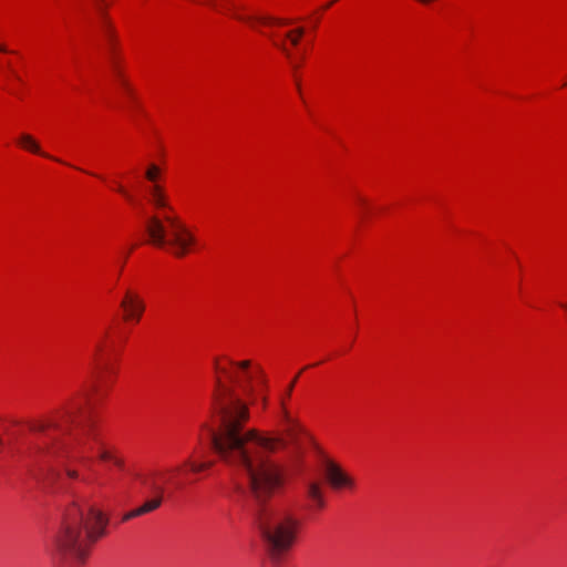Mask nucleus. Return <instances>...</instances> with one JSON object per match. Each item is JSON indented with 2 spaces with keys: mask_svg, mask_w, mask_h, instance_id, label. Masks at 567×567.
<instances>
[{
  "mask_svg": "<svg viewBox=\"0 0 567 567\" xmlns=\"http://www.w3.org/2000/svg\"><path fill=\"white\" fill-rule=\"evenodd\" d=\"M307 496L318 508L324 506L321 486L318 483L312 482L307 485Z\"/></svg>",
  "mask_w": 567,
  "mask_h": 567,
  "instance_id": "ddd939ff",
  "label": "nucleus"
},
{
  "mask_svg": "<svg viewBox=\"0 0 567 567\" xmlns=\"http://www.w3.org/2000/svg\"><path fill=\"white\" fill-rule=\"evenodd\" d=\"M292 68L296 70L297 68H299V63H292Z\"/></svg>",
  "mask_w": 567,
  "mask_h": 567,
  "instance_id": "c756f323",
  "label": "nucleus"
},
{
  "mask_svg": "<svg viewBox=\"0 0 567 567\" xmlns=\"http://www.w3.org/2000/svg\"><path fill=\"white\" fill-rule=\"evenodd\" d=\"M0 52H8V50L4 45H0Z\"/></svg>",
  "mask_w": 567,
  "mask_h": 567,
  "instance_id": "c85d7f7f",
  "label": "nucleus"
},
{
  "mask_svg": "<svg viewBox=\"0 0 567 567\" xmlns=\"http://www.w3.org/2000/svg\"><path fill=\"white\" fill-rule=\"evenodd\" d=\"M214 370L217 372L213 393L217 427L206 426L212 447L219 455L215 441L223 439L224 430L227 427H234L239 435L255 431L259 436L275 441L271 449L261 444L257 445L254 449L255 454H257L264 463L274 464L284 478L281 467L271 461L266 453H272L278 446H286L288 443L297 445L305 432L303 427L297 419L291 416L286 406V401L281 400V425L287 440L280 436L264 435L256 429H245L244 424L249 420V409L240 399L236 389L247 396H254L256 394L255 384L258 385L264 382L262 369L259 365H254L250 360L235 361L226 358L225 363H223L216 358L214 360Z\"/></svg>",
  "mask_w": 567,
  "mask_h": 567,
  "instance_id": "f03ea898",
  "label": "nucleus"
},
{
  "mask_svg": "<svg viewBox=\"0 0 567 567\" xmlns=\"http://www.w3.org/2000/svg\"><path fill=\"white\" fill-rule=\"evenodd\" d=\"M94 2H95L96 11H100V8L106 9V7H107L106 0H94Z\"/></svg>",
  "mask_w": 567,
  "mask_h": 567,
  "instance_id": "412c9836",
  "label": "nucleus"
},
{
  "mask_svg": "<svg viewBox=\"0 0 567 567\" xmlns=\"http://www.w3.org/2000/svg\"><path fill=\"white\" fill-rule=\"evenodd\" d=\"M297 378H298V375L295 378V380L290 383V385H289V386H288V389H287V392H286V398H287V399H289V398H290V395H291V392H292V389H293L295 383H296V381H297Z\"/></svg>",
  "mask_w": 567,
  "mask_h": 567,
  "instance_id": "5701e85b",
  "label": "nucleus"
},
{
  "mask_svg": "<svg viewBox=\"0 0 567 567\" xmlns=\"http://www.w3.org/2000/svg\"><path fill=\"white\" fill-rule=\"evenodd\" d=\"M113 464L120 468H123L124 462L120 457L114 456L112 460Z\"/></svg>",
  "mask_w": 567,
  "mask_h": 567,
  "instance_id": "b1692460",
  "label": "nucleus"
},
{
  "mask_svg": "<svg viewBox=\"0 0 567 567\" xmlns=\"http://www.w3.org/2000/svg\"><path fill=\"white\" fill-rule=\"evenodd\" d=\"M96 371H103V370H106L107 367L106 365H102L100 363H96V367H95Z\"/></svg>",
  "mask_w": 567,
  "mask_h": 567,
  "instance_id": "a878e982",
  "label": "nucleus"
},
{
  "mask_svg": "<svg viewBox=\"0 0 567 567\" xmlns=\"http://www.w3.org/2000/svg\"><path fill=\"white\" fill-rule=\"evenodd\" d=\"M116 190L121 193L126 199L132 200V196L121 185H117Z\"/></svg>",
  "mask_w": 567,
  "mask_h": 567,
  "instance_id": "4be33fe9",
  "label": "nucleus"
},
{
  "mask_svg": "<svg viewBox=\"0 0 567 567\" xmlns=\"http://www.w3.org/2000/svg\"><path fill=\"white\" fill-rule=\"evenodd\" d=\"M89 395V390H84L79 394V398L72 399L69 402L58 419L31 423L30 430L32 432H44L48 429H58L60 431L72 429L76 444L72 455L73 458L81 463L89 462L87 454L93 450L91 444V441H93L101 445L99 457L102 461L112 462L114 455L100 443L97 434L94 432L91 415L84 410Z\"/></svg>",
  "mask_w": 567,
  "mask_h": 567,
  "instance_id": "7ed1b4c3",
  "label": "nucleus"
},
{
  "mask_svg": "<svg viewBox=\"0 0 567 567\" xmlns=\"http://www.w3.org/2000/svg\"><path fill=\"white\" fill-rule=\"evenodd\" d=\"M18 143L21 147H23L24 150H27L31 153H34V154H38V155H41V156H44L48 158H52L56 162L62 163V161L54 158V157L50 156L49 154L42 152L37 140L28 133H22L18 138Z\"/></svg>",
  "mask_w": 567,
  "mask_h": 567,
  "instance_id": "9d476101",
  "label": "nucleus"
},
{
  "mask_svg": "<svg viewBox=\"0 0 567 567\" xmlns=\"http://www.w3.org/2000/svg\"><path fill=\"white\" fill-rule=\"evenodd\" d=\"M187 464L190 466V470L195 473H199L204 470H207L213 465L212 462H203V463L187 462Z\"/></svg>",
  "mask_w": 567,
  "mask_h": 567,
  "instance_id": "a211bd4d",
  "label": "nucleus"
},
{
  "mask_svg": "<svg viewBox=\"0 0 567 567\" xmlns=\"http://www.w3.org/2000/svg\"><path fill=\"white\" fill-rule=\"evenodd\" d=\"M323 466L326 477L334 489H352L354 487V480L349 474H347L337 463L331 460H326Z\"/></svg>",
  "mask_w": 567,
  "mask_h": 567,
  "instance_id": "423d86ee",
  "label": "nucleus"
},
{
  "mask_svg": "<svg viewBox=\"0 0 567 567\" xmlns=\"http://www.w3.org/2000/svg\"><path fill=\"white\" fill-rule=\"evenodd\" d=\"M274 443L255 431L239 435L234 427L225 429L223 439L215 441L220 460L246 476L248 494L256 503L255 524L268 554L277 559L292 547L300 522L287 509L267 503L284 481L279 470L271 463H264L254 449L260 444L271 449Z\"/></svg>",
  "mask_w": 567,
  "mask_h": 567,
  "instance_id": "f257e3e1",
  "label": "nucleus"
},
{
  "mask_svg": "<svg viewBox=\"0 0 567 567\" xmlns=\"http://www.w3.org/2000/svg\"><path fill=\"white\" fill-rule=\"evenodd\" d=\"M179 468L177 467V468H174V470H167L166 472H164V471H152L151 473L145 474V475L137 473L135 475V477L138 478L143 485H145L146 487H148L152 491H154L155 494L163 495V493H164V485H163V483L169 481L166 477V473L177 472Z\"/></svg>",
  "mask_w": 567,
  "mask_h": 567,
  "instance_id": "6e6552de",
  "label": "nucleus"
},
{
  "mask_svg": "<svg viewBox=\"0 0 567 567\" xmlns=\"http://www.w3.org/2000/svg\"><path fill=\"white\" fill-rule=\"evenodd\" d=\"M272 43L275 47H277L288 59H291V52L287 48V45L284 42H279L275 39H272Z\"/></svg>",
  "mask_w": 567,
  "mask_h": 567,
  "instance_id": "6ab92c4d",
  "label": "nucleus"
},
{
  "mask_svg": "<svg viewBox=\"0 0 567 567\" xmlns=\"http://www.w3.org/2000/svg\"><path fill=\"white\" fill-rule=\"evenodd\" d=\"M150 193H151V203L155 206V208H164L169 212L173 210V208L169 206V204L167 202V198L163 192V188L159 185L154 184L151 187Z\"/></svg>",
  "mask_w": 567,
  "mask_h": 567,
  "instance_id": "f8f14e48",
  "label": "nucleus"
},
{
  "mask_svg": "<svg viewBox=\"0 0 567 567\" xmlns=\"http://www.w3.org/2000/svg\"><path fill=\"white\" fill-rule=\"evenodd\" d=\"M121 81H122L123 86H124L125 89H127V91L130 92V89H128L127 83H126L124 80H121Z\"/></svg>",
  "mask_w": 567,
  "mask_h": 567,
  "instance_id": "cd10ccee",
  "label": "nucleus"
},
{
  "mask_svg": "<svg viewBox=\"0 0 567 567\" xmlns=\"http://www.w3.org/2000/svg\"><path fill=\"white\" fill-rule=\"evenodd\" d=\"M66 475L70 477V478H78V472L74 471V470H68L66 471Z\"/></svg>",
  "mask_w": 567,
  "mask_h": 567,
  "instance_id": "393cba45",
  "label": "nucleus"
},
{
  "mask_svg": "<svg viewBox=\"0 0 567 567\" xmlns=\"http://www.w3.org/2000/svg\"><path fill=\"white\" fill-rule=\"evenodd\" d=\"M359 202H360L361 204H364V203H365L363 198H359Z\"/></svg>",
  "mask_w": 567,
  "mask_h": 567,
  "instance_id": "7c9ffc66",
  "label": "nucleus"
},
{
  "mask_svg": "<svg viewBox=\"0 0 567 567\" xmlns=\"http://www.w3.org/2000/svg\"><path fill=\"white\" fill-rule=\"evenodd\" d=\"M162 502L163 495L155 494L153 498L145 501L141 506L137 507V509L141 516H143L156 511L162 505Z\"/></svg>",
  "mask_w": 567,
  "mask_h": 567,
  "instance_id": "4468645a",
  "label": "nucleus"
},
{
  "mask_svg": "<svg viewBox=\"0 0 567 567\" xmlns=\"http://www.w3.org/2000/svg\"><path fill=\"white\" fill-rule=\"evenodd\" d=\"M303 34H305V29L298 28L296 30L288 31L286 33V38L289 39L291 44L296 47V45H298V43Z\"/></svg>",
  "mask_w": 567,
  "mask_h": 567,
  "instance_id": "dca6fc26",
  "label": "nucleus"
},
{
  "mask_svg": "<svg viewBox=\"0 0 567 567\" xmlns=\"http://www.w3.org/2000/svg\"><path fill=\"white\" fill-rule=\"evenodd\" d=\"M560 306H561L564 309H566V310H567V305L561 303Z\"/></svg>",
  "mask_w": 567,
  "mask_h": 567,
  "instance_id": "2f4dec72",
  "label": "nucleus"
},
{
  "mask_svg": "<svg viewBox=\"0 0 567 567\" xmlns=\"http://www.w3.org/2000/svg\"><path fill=\"white\" fill-rule=\"evenodd\" d=\"M146 233L153 245L159 248L168 247L176 257H184L195 244V237L174 215L151 216L146 223Z\"/></svg>",
  "mask_w": 567,
  "mask_h": 567,
  "instance_id": "39448f33",
  "label": "nucleus"
},
{
  "mask_svg": "<svg viewBox=\"0 0 567 567\" xmlns=\"http://www.w3.org/2000/svg\"><path fill=\"white\" fill-rule=\"evenodd\" d=\"M138 516H141V514H140V512H138V509H137V507H136V508H134V509H132V511L127 512V513L123 516V522H127V520L133 519V518L138 517Z\"/></svg>",
  "mask_w": 567,
  "mask_h": 567,
  "instance_id": "aec40b11",
  "label": "nucleus"
},
{
  "mask_svg": "<svg viewBox=\"0 0 567 567\" xmlns=\"http://www.w3.org/2000/svg\"><path fill=\"white\" fill-rule=\"evenodd\" d=\"M261 403H262V406H264V408H265V406H266V404H267V399H266V396H264V395L261 396Z\"/></svg>",
  "mask_w": 567,
  "mask_h": 567,
  "instance_id": "bb28decb",
  "label": "nucleus"
},
{
  "mask_svg": "<svg viewBox=\"0 0 567 567\" xmlns=\"http://www.w3.org/2000/svg\"><path fill=\"white\" fill-rule=\"evenodd\" d=\"M103 38L106 41L107 52L110 55V62L111 65L115 72V74L121 79V72L118 69V62L116 56V32L115 29H112V31L109 33H102Z\"/></svg>",
  "mask_w": 567,
  "mask_h": 567,
  "instance_id": "1a4fd4ad",
  "label": "nucleus"
},
{
  "mask_svg": "<svg viewBox=\"0 0 567 567\" xmlns=\"http://www.w3.org/2000/svg\"><path fill=\"white\" fill-rule=\"evenodd\" d=\"M233 17L239 21L249 23L252 27L256 23H261V24H271V23L284 24V23H286V21H284V20L276 19V18L268 17V16H243V14L234 12Z\"/></svg>",
  "mask_w": 567,
  "mask_h": 567,
  "instance_id": "9b49d317",
  "label": "nucleus"
},
{
  "mask_svg": "<svg viewBox=\"0 0 567 567\" xmlns=\"http://www.w3.org/2000/svg\"><path fill=\"white\" fill-rule=\"evenodd\" d=\"M106 524L107 518L93 505H71L64 515L62 532L56 540L59 549L83 559L86 554L85 536L92 542L96 540L105 534Z\"/></svg>",
  "mask_w": 567,
  "mask_h": 567,
  "instance_id": "20e7f679",
  "label": "nucleus"
},
{
  "mask_svg": "<svg viewBox=\"0 0 567 567\" xmlns=\"http://www.w3.org/2000/svg\"><path fill=\"white\" fill-rule=\"evenodd\" d=\"M99 16V28L101 33L111 32L114 29L112 21L110 20L106 9L100 8V11H96Z\"/></svg>",
  "mask_w": 567,
  "mask_h": 567,
  "instance_id": "2eb2a0df",
  "label": "nucleus"
},
{
  "mask_svg": "<svg viewBox=\"0 0 567 567\" xmlns=\"http://www.w3.org/2000/svg\"><path fill=\"white\" fill-rule=\"evenodd\" d=\"M125 315L124 320L140 321L145 310V305L142 298L134 291L127 290L123 300L121 301Z\"/></svg>",
  "mask_w": 567,
  "mask_h": 567,
  "instance_id": "0eeeda50",
  "label": "nucleus"
},
{
  "mask_svg": "<svg viewBox=\"0 0 567 567\" xmlns=\"http://www.w3.org/2000/svg\"><path fill=\"white\" fill-rule=\"evenodd\" d=\"M159 175V168L152 164L148 166V168L146 169L145 172V177L150 181V182H153L155 183V181L157 179Z\"/></svg>",
  "mask_w": 567,
  "mask_h": 567,
  "instance_id": "f3484780",
  "label": "nucleus"
}]
</instances>
